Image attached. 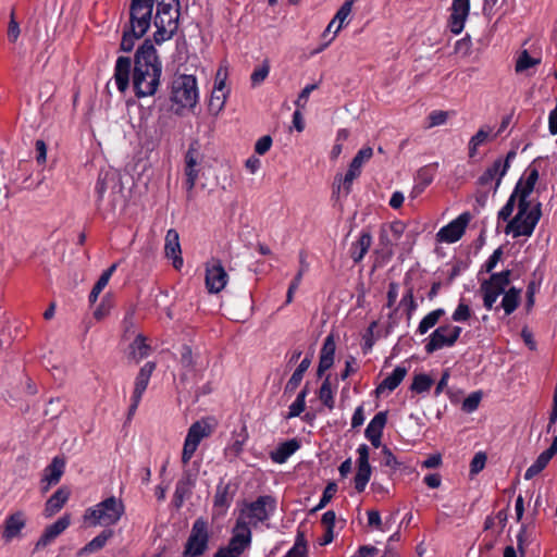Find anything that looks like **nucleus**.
Here are the masks:
<instances>
[{
	"instance_id": "obj_25",
	"label": "nucleus",
	"mask_w": 557,
	"mask_h": 557,
	"mask_svg": "<svg viewBox=\"0 0 557 557\" xmlns=\"http://www.w3.org/2000/svg\"><path fill=\"white\" fill-rule=\"evenodd\" d=\"M387 422V412H377L366 428L364 436L371 442L373 447L379 448L382 445L381 438L383 430Z\"/></svg>"
},
{
	"instance_id": "obj_22",
	"label": "nucleus",
	"mask_w": 557,
	"mask_h": 557,
	"mask_svg": "<svg viewBox=\"0 0 557 557\" xmlns=\"http://www.w3.org/2000/svg\"><path fill=\"white\" fill-rule=\"evenodd\" d=\"M539 180V171L536 169H531L528 173V176L525 180L520 178L515 188L520 194V214L518 215V219L522 218L524 215L528 200H530V196L533 193L534 186Z\"/></svg>"
},
{
	"instance_id": "obj_64",
	"label": "nucleus",
	"mask_w": 557,
	"mask_h": 557,
	"mask_svg": "<svg viewBox=\"0 0 557 557\" xmlns=\"http://www.w3.org/2000/svg\"><path fill=\"white\" fill-rule=\"evenodd\" d=\"M472 48V41L469 36H466L455 44V52L458 54H461L463 57H467L471 53Z\"/></svg>"
},
{
	"instance_id": "obj_48",
	"label": "nucleus",
	"mask_w": 557,
	"mask_h": 557,
	"mask_svg": "<svg viewBox=\"0 0 557 557\" xmlns=\"http://www.w3.org/2000/svg\"><path fill=\"white\" fill-rule=\"evenodd\" d=\"M228 485L220 483L216 486V492L213 499L214 507L227 508L231 505L232 497L230 496Z\"/></svg>"
},
{
	"instance_id": "obj_28",
	"label": "nucleus",
	"mask_w": 557,
	"mask_h": 557,
	"mask_svg": "<svg viewBox=\"0 0 557 557\" xmlns=\"http://www.w3.org/2000/svg\"><path fill=\"white\" fill-rule=\"evenodd\" d=\"M335 350V338L332 334H330L325 337L320 350L319 366L317 370L318 376H322L325 371L332 368L334 363Z\"/></svg>"
},
{
	"instance_id": "obj_2",
	"label": "nucleus",
	"mask_w": 557,
	"mask_h": 557,
	"mask_svg": "<svg viewBox=\"0 0 557 557\" xmlns=\"http://www.w3.org/2000/svg\"><path fill=\"white\" fill-rule=\"evenodd\" d=\"M520 194L513 189L506 203L497 212V220L507 222L504 233L512 238L531 237L542 218V203L537 200H528L524 215L519 220Z\"/></svg>"
},
{
	"instance_id": "obj_38",
	"label": "nucleus",
	"mask_w": 557,
	"mask_h": 557,
	"mask_svg": "<svg viewBox=\"0 0 557 557\" xmlns=\"http://www.w3.org/2000/svg\"><path fill=\"white\" fill-rule=\"evenodd\" d=\"M116 268H117V264L113 263L111 267H109L106 271L102 272V274L98 278V281L96 282V284L94 285V287L89 294L88 299H89L90 304H95L97 301L99 295L108 285L111 276L115 272Z\"/></svg>"
},
{
	"instance_id": "obj_50",
	"label": "nucleus",
	"mask_w": 557,
	"mask_h": 557,
	"mask_svg": "<svg viewBox=\"0 0 557 557\" xmlns=\"http://www.w3.org/2000/svg\"><path fill=\"white\" fill-rule=\"evenodd\" d=\"M488 137V131L480 128L469 140V156L472 158L476 154L478 148L483 145Z\"/></svg>"
},
{
	"instance_id": "obj_59",
	"label": "nucleus",
	"mask_w": 557,
	"mask_h": 557,
	"mask_svg": "<svg viewBox=\"0 0 557 557\" xmlns=\"http://www.w3.org/2000/svg\"><path fill=\"white\" fill-rule=\"evenodd\" d=\"M502 256H503V249H502V247H498L497 249H495L493 251V253L485 261L481 271H485L486 273H492V271L496 268L497 263L499 262Z\"/></svg>"
},
{
	"instance_id": "obj_1",
	"label": "nucleus",
	"mask_w": 557,
	"mask_h": 557,
	"mask_svg": "<svg viewBox=\"0 0 557 557\" xmlns=\"http://www.w3.org/2000/svg\"><path fill=\"white\" fill-rule=\"evenodd\" d=\"M162 63L150 39L137 49L132 75L135 95L138 98L153 96L160 85Z\"/></svg>"
},
{
	"instance_id": "obj_52",
	"label": "nucleus",
	"mask_w": 557,
	"mask_h": 557,
	"mask_svg": "<svg viewBox=\"0 0 557 557\" xmlns=\"http://www.w3.org/2000/svg\"><path fill=\"white\" fill-rule=\"evenodd\" d=\"M141 37L143 36H139L138 34H133L129 32V28L124 27L120 49L124 52L132 51L136 40L140 39Z\"/></svg>"
},
{
	"instance_id": "obj_16",
	"label": "nucleus",
	"mask_w": 557,
	"mask_h": 557,
	"mask_svg": "<svg viewBox=\"0 0 557 557\" xmlns=\"http://www.w3.org/2000/svg\"><path fill=\"white\" fill-rule=\"evenodd\" d=\"M471 215L469 212L461 213L458 218L449 222L447 225L440 228L437 232V240L441 243L453 244L461 238L465 234L466 227L470 222Z\"/></svg>"
},
{
	"instance_id": "obj_54",
	"label": "nucleus",
	"mask_w": 557,
	"mask_h": 557,
	"mask_svg": "<svg viewBox=\"0 0 557 557\" xmlns=\"http://www.w3.org/2000/svg\"><path fill=\"white\" fill-rule=\"evenodd\" d=\"M481 401V393L474 392L471 393L468 397H466L462 401V410L466 412H473L478 409Z\"/></svg>"
},
{
	"instance_id": "obj_3",
	"label": "nucleus",
	"mask_w": 557,
	"mask_h": 557,
	"mask_svg": "<svg viewBox=\"0 0 557 557\" xmlns=\"http://www.w3.org/2000/svg\"><path fill=\"white\" fill-rule=\"evenodd\" d=\"M520 194L513 189L506 203L497 212V220L507 222L504 233L512 238L531 237L542 218V203L537 200H528L524 215L519 220Z\"/></svg>"
},
{
	"instance_id": "obj_55",
	"label": "nucleus",
	"mask_w": 557,
	"mask_h": 557,
	"mask_svg": "<svg viewBox=\"0 0 557 557\" xmlns=\"http://www.w3.org/2000/svg\"><path fill=\"white\" fill-rule=\"evenodd\" d=\"M448 119V112L442 110L432 111L428 116V127H435L446 123Z\"/></svg>"
},
{
	"instance_id": "obj_29",
	"label": "nucleus",
	"mask_w": 557,
	"mask_h": 557,
	"mask_svg": "<svg viewBox=\"0 0 557 557\" xmlns=\"http://www.w3.org/2000/svg\"><path fill=\"white\" fill-rule=\"evenodd\" d=\"M156 369V363L148 361L139 370L134 384V391L131 400L140 401L141 397L147 389L152 372Z\"/></svg>"
},
{
	"instance_id": "obj_9",
	"label": "nucleus",
	"mask_w": 557,
	"mask_h": 557,
	"mask_svg": "<svg viewBox=\"0 0 557 557\" xmlns=\"http://www.w3.org/2000/svg\"><path fill=\"white\" fill-rule=\"evenodd\" d=\"M209 525L207 520L198 518L194 521L190 533L184 546V557H200L209 546Z\"/></svg>"
},
{
	"instance_id": "obj_44",
	"label": "nucleus",
	"mask_w": 557,
	"mask_h": 557,
	"mask_svg": "<svg viewBox=\"0 0 557 557\" xmlns=\"http://www.w3.org/2000/svg\"><path fill=\"white\" fill-rule=\"evenodd\" d=\"M307 395H308V388L307 387L302 388L298 393L296 399L292 403V405L288 408V413L286 416L287 419H292V418H296V417L300 416V413L306 408V397H307Z\"/></svg>"
},
{
	"instance_id": "obj_32",
	"label": "nucleus",
	"mask_w": 557,
	"mask_h": 557,
	"mask_svg": "<svg viewBox=\"0 0 557 557\" xmlns=\"http://www.w3.org/2000/svg\"><path fill=\"white\" fill-rule=\"evenodd\" d=\"M407 368L397 366L393 372L379 384L375 389L376 394H383L385 392L391 393L396 389L407 375Z\"/></svg>"
},
{
	"instance_id": "obj_5",
	"label": "nucleus",
	"mask_w": 557,
	"mask_h": 557,
	"mask_svg": "<svg viewBox=\"0 0 557 557\" xmlns=\"http://www.w3.org/2000/svg\"><path fill=\"white\" fill-rule=\"evenodd\" d=\"M125 512L122 499L110 496L102 502L87 508L83 515L84 522L88 525H102L109 528L115 525Z\"/></svg>"
},
{
	"instance_id": "obj_62",
	"label": "nucleus",
	"mask_w": 557,
	"mask_h": 557,
	"mask_svg": "<svg viewBox=\"0 0 557 557\" xmlns=\"http://www.w3.org/2000/svg\"><path fill=\"white\" fill-rule=\"evenodd\" d=\"M317 88H318L317 84H309V85L305 86L304 89L298 95V98L295 101L296 107L298 109L305 108V106H306V103H307V101L309 99L310 94L313 90H315Z\"/></svg>"
},
{
	"instance_id": "obj_27",
	"label": "nucleus",
	"mask_w": 557,
	"mask_h": 557,
	"mask_svg": "<svg viewBox=\"0 0 557 557\" xmlns=\"http://www.w3.org/2000/svg\"><path fill=\"white\" fill-rule=\"evenodd\" d=\"M502 171L500 158H498L480 175L478 178V185L482 187H492L494 193H496L502 184L503 177L505 176L502 175Z\"/></svg>"
},
{
	"instance_id": "obj_11",
	"label": "nucleus",
	"mask_w": 557,
	"mask_h": 557,
	"mask_svg": "<svg viewBox=\"0 0 557 557\" xmlns=\"http://www.w3.org/2000/svg\"><path fill=\"white\" fill-rule=\"evenodd\" d=\"M213 432L212 425L206 420L194 422L187 432L182 451V463L186 466L193 458L200 442Z\"/></svg>"
},
{
	"instance_id": "obj_35",
	"label": "nucleus",
	"mask_w": 557,
	"mask_h": 557,
	"mask_svg": "<svg viewBox=\"0 0 557 557\" xmlns=\"http://www.w3.org/2000/svg\"><path fill=\"white\" fill-rule=\"evenodd\" d=\"M354 2H355V0H345L344 1V3L341 5V8L336 12L335 16L333 17V20L327 25V27H326V29L324 32V36H326V34L332 30V28L335 25V23H338V25L336 26V28L334 30V35H336L342 29L345 21L347 20V17L351 13V9H352ZM334 37L335 36H333L329 40V42L332 41L334 39Z\"/></svg>"
},
{
	"instance_id": "obj_46",
	"label": "nucleus",
	"mask_w": 557,
	"mask_h": 557,
	"mask_svg": "<svg viewBox=\"0 0 557 557\" xmlns=\"http://www.w3.org/2000/svg\"><path fill=\"white\" fill-rule=\"evenodd\" d=\"M307 542L302 532H297L293 547L283 557H306Z\"/></svg>"
},
{
	"instance_id": "obj_47",
	"label": "nucleus",
	"mask_w": 557,
	"mask_h": 557,
	"mask_svg": "<svg viewBox=\"0 0 557 557\" xmlns=\"http://www.w3.org/2000/svg\"><path fill=\"white\" fill-rule=\"evenodd\" d=\"M433 385V380L430 375L421 373L414 375L410 389L417 394L426 393Z\"/></svg>"
},
{
	"instance_id": "obj_8",
	"label": "nucleus",
	"mask_w": 557,
	"mask_h": 557,
	"mask_svg": "<svg viewBox=\"0 0 557 557\" xmlns=\"http://www.w3.org/2000/svg\"><path fill=\"white\" fill-rule=\"evenodd\" d=\"M154 0H132L129 22L124 27L133 34L145 36L151 25Z\"/></svg>"
},
{
	"instance_id": "obj_18",
	"label": "nucleus",
	"mask_w": 557,
	"mask_h": 557,
	"mask_svg": "<svg viewBox=\"0 0 557 557\" xmlns=\"http://www.w3.org/2000/svg\"><path fill=\"white\" fill-rule=\"evenodd\" d=\"M71 524V516L63 515L55 522L48 525L38 541L35 544V549H41L49 546L51 543L55 541L58 536H60Z\"/></svg>"
},
{
	"instance_id": "obj_61",
	"label": "nucleus",
	"mask_w": 557,
	"mask_h": 557,
	"mask_svg": "<svg viewBox=\"0 0 557 557\" xmlns=\"http://www.w3.org/2000/svg\"><path fill=\"white\" fill-rule=\"evenodd\" d=\"M382 455H383V460H382L383 466L388 467L393 470L398 469V467L400 466V462H398L396 456L392 453V450L387 446H383Z\"/></svg>"
},
{
	"instance_id": "obj_45",
	"label": "nucleus",
	"mask_w": 557,
	"mask_h": 557,
	"mask_svg": "<svg viewBox=\"0 0 557 557\" xmlns=\"http://www.w3.org/2000/svg\"><path fill=\"white\" fill-rule=\"evenodd\" d=\"M540 63V58H532L529 54L528 50H522L519 57L517 58L515 71L517 73H522L532 66L539 65Z\"/></svg>"
},
{
	"instance_id": "obj_4",
	"label": "nucleus",
	"mask_w": 557,
	"mask_h": 557,
	"mask_svg": "<svg viewBox=\"0 0 557 557\" xmlns=\"http://www.w3.org/2000/svg\"><path fill=\"white\" fill-rule=\"evenodd\" d=\"M510 277L511 271L504 270L492 273L488 280L481 283L480 290L486 310L494 309V305L500 295H503V299L499 308L504 310L506 315H510L519 307L522 289L515 286L506 289L510 284ZM495 310H498V307H495Z\"/></svg>"
},
{
	"instance_id": "obj_33",
	"label": "nucleus",
	"mask_w": 557,
	"mask_h": 557,
	"mask_svg": "<svg viewBox=\"0 0 557 557\" xmlns=\"http://www.w3.org/2000/svg\"><path fill=\"white\" fill-rule=\"evenodd\" d=\"M299 442L295 438L288 440L280 444L273 451H271V460L275 463H284L287 459L299 449Z\"/></svg>"
},
{
	"instance_id": "obj_23",
	"label": "nucleus",
	"mask_w": 557,
	"mask_h": 557,
	"mask_svg": "<svg viewBox=\"0 0 557 557\" xmlns=\"http://www.w3.org/2000/svg\"><path fill=\"white\" fill-rule=\"evenodd\" d=\"M200 158L198 150L194 147V145H190L188 148L186 154H185V175H186V190L190 193L198 180L199 176V165Z\"/></svg>"
},
{
	"instance_id": "obj_30",
	"label": "nucleus",
	"mask_w": 557,
	"mask_h": 557,
	"mask_svg": "<svg viewBox=\"0 0 557 557\" xmlns=\"http://www.w3.org/2000/svg\"><path fill=\"white\" fill-rule=\"evenodd\" d=\"M71 495V492L67 487L62 486L58 488L46 502L44 516L46 518H51L55 513H58L66 504Z\"/></svg>"
},
{
	"instance_id": "obj_31",
	"label": "nucleus",
	"mask_w": 557,
	"mask_h": 557,
	"mask_svg": "<svg viewBox=\"0 0 557 557\" xmlns=\"http://www.w3.org/2000/svg\"><path fill=\"white\" fill-rule=\"evenodd\" d=\"M132 61L129 57H119L114 67V79L117 89L124 92L129 84Z\"/></svg>"
},
{
	"instance_id": "obj_57",
	"label": "nucleus",
	"mask_w": 557,
	"mask_h": 557,
	"mask_svg": "<svg viewBox=\"0 0 557 557\" xmlns=\"http://www.w3.org/2000/svg\"><path fill=\"white\" fill-rule=\"evenodd\" d=\"M21 34L20 24L15 20L14 11L10 14V21L8 25V39L10 42H16Z\"/></svg>"
},
{
	"instance_id": "obj_58",
	"label": "nucleus",
	"mask_w": 557,
	"mask_h": 557,
	"mask_svg": "<svg viewBox=\"0 0 557 557\" xmlns=\"http://www.w3.org/2000/svg\"><path fill=\"white\" fill-rule=\"evenodd\" d=\"M270 66L268 62H264L260 67H257L251 73L250 79L252 85L261 84L269 75Z\"/></svg>"
},
{
	"instance_id": "obj_26",
	"label": "nucleus",
	"mask_w": 557,
	"mask_h": 557,
	"mask_svg": "<svg viewBox=\"0 0 557 557\" xmlns=\"http://www.w3.org/2000/svg\"><path fill=\"white\" fill-rule=\"evenodd\" d=\"M556 453H557V436H555L553 438L550 446L546 450L541 453L537 456L536 460L527 469V471L524 473V479L531 480L535 475L541 473L546 468V466L548 465L550 459L556 455Z\"/></svg>"
},
{
	"instance_id": "obj_56",
	"label": "nucleus",
	"mask_w": 557,
	"mask_h": 557,
	"mask_svg": "<svg viewBox=\"0 0 557 557\" xmlns=\"http://www.w3.org/2000/svg\"><path fill=\"white\" fill-rule=\"evenodd\" d=\"M181 363L185 369L195 370L196 360L193 356V350L189 346H183L181 350Z\"/></svg>"
},
{
	"instance_id": "obj_53",
	"label": "nucleus",
	"mask_w": 557,
	"mask_h": 557,
	"mask_svg": "<svg viewBox=\"0 0 557 557\" xmlns=\"http://www.w3.org/2000/svg\"><path fill=\"white\" fill-rule=\"evenodd\" d=\"M399 306L406 310L407 317H408V319H410L418 307V305L414 300V297H413L412 288H409L406 292V294L400 299Z\"/></svg>"
},
{
	"instance_id": "obj_49",
	"label": "nucleus",
	"mask_w": 557,
	"mask_h": 557,
	"mask_svg": "<svg viewBox=\"0 0 557 557\" xmlns=\"http://www.w3.org/2000/svg\"><path fill=\"white\" fill-rule=\"evenodd\" d=\"M154 26L157 29L153 34V40L158 45L171 39L177 30V28L166 26L165 24H162V23L154 24Z\"/></svg>"
},
{
	"instance_id": "obj_14",
	"label": "nucleus",
	"mask_w": 557,
	"mask_h": 557,
	"mask_svg": "<svg viewBox=\"0 0 557 557\" xmlns=\"http://www.w3.org/2000/svg\"><path fill=\"white\" fill-rule=\"evenodd\" d=\"M111 191L112 196V208L115 207L117 198L122 196V184L117 174L113 171H101L98 175L95 193L97 195V202L100 203L104 197L107 190Z\"/></svg>"
},
{
	"instance_id": "obj_13",
	"label": "nucleus",
	"mask_w": 557,
	"mask_h": 557,
	"mask_svg": "<svg viewBox=\"0 0 557 557\" xmlns=\"http://www.w3.org/2000/svg\"><path fill=\"white\" fill-rule=\"evenodd\" d=\"M372 156L373 149L371 147L361 148L351 160L345 176L335 177V182L338 183L337 189L343 190L346 196L349 195L354 181L360 176L363 164L369 161Z\"/></svg>"
},
{
	"instance_id": "obj_60",
	"label": "nucleus",
	"mask_w": 557,
	"mask_h": 557,
	"mask_svg": "<svg viewBox=\"0 0 557 557\" xmlns=\"http://www.w3.org/2000/svg\"><path fill=\"white\" fill-rule=\"evenodd\" d=\"M485 463L486 455L482 451L476 453L470 463V473L478 474L484 469Z\"/></svg>"
},
{
	"instance_id": "obj_21",
	"label": "nucleus",
	"mask_w": 557,
	"mask_h": 557,
	"mask_svg": "<svg viewBox=\"0 0 557 557\" xmlns=\"http://www.w3.org/2000/svg\"><path fill=\"white\" fill-rule=\"evenodd\" d=\"M164 253L168 259L172 261L175 270H181L184 260L182 257V249L180 243V235L176 230L170 228L164 238Z\"/></svg>"
},
{
	"instance_id": "obj_63",
	"label": "nucleus",
	"mask_w": 557,
	"mask_h": 557,
	"mask_svg": "<svg viewBox=\"0 0 557 557\" xmlns=\"http://www.w3.org/2000/svg\"><path fill=\"white\" fill-rule=\"evenodd\" d=\"M111 308H112V302L109 299V297H107V296L103 297L100 305L94 311L95 319L102 320L110 313Z\"/></svg>"
},
{
	"instance_id": "obj_41",
	"label": "nucleus",
	"mask_w": 557,
	"mask_h": 557,
	"mask_svg": "<svg viewBox=\"0 0 557 557\" xmlns=\"http://www.w3.org/2000/svg\"><path fill=\"white\" fill-rule=\"evenodd\" d=\"M150 352V346L146 343V337L138 334L131 344V354L137 360L146 358Z\"/></svg>"
},
{
	"instance_id": "obj_40",
	"label": "nucleus",
	"mask_w": 557,
	"mask_h": 557,
	"mask_svg": "<svg viewBox=\"0 0 557 557\" xmlns=\"http://www.w3.org/2000/svg\"><path fill=\"white\" fill-rule=\"evenodd\" d=\"M113 536V531L111 529L106 528L103 531H101L97 536H95L89 543H87L83 552L84 553H94L97 550H100L109 539Z\"/></svg>"
},
{
	"instance_id": "obj_19",
	"label": "nucleus",
	"mask_w": 557,
	"mask_h": 557,
	"mask_svg": "<svg viewBox=\"0 0 557 557\" xmlns=\"http://www.w3.org/2000/svg\"><path fill=\"white\" fill-rule=\"evenodd\" d=\"M450 10L448 26L453 34L458 35L462 32L469 15L470 0H453Z\"/></svg>"
},
{
	"instance_id": "obj_34",
	"label": "nucleus",
	"mask_w": 557,
	"mask_h": 557,
	"mask_svg": "<svg viewBox=\"0 0 557 557\" xmlns=\"http://www.w3.org/2000/svg\"><path fill=\"white\" fill-rule=\"evenodd\" d=\"M372 244V236L369 232H362L359 239L351 244L350 257L355 263L360 262L367 255Z\"/></svg>"
},
{
	"instance_id": "obj_42",
	"label": "nucleus",
	"mask_w": 557,
	"mask_h": 557,
	"mask_svg": "<svg viewBox=\"0 0 557 557\" xmlns=\"http://www.w3.org/2000/svg\"><path fill=\"white\" fill-rule=\"evenodd\" d=\"M319 399L322 401V404L327 407L330 410H332L335 406L334 401V392L332 389L330 375H327L324 381L322 382L320 389H319Z\"/></svg>"
},
{
	"instance_id": "obj_24",
	"label": "nucleus",
	"mask_w": 557,
	"mask_h": 557,
	"mask_svg": "<svg viewBox=\"0 0 557 557\" xmlns=\"http://www.w3.org/2000/svg\"><path fill=\"white\" fill-rule=\"evenodd\" d=\"M65 461L60 457H54L50 465H48L44 470V475L41 479V490L44 493L48 492L52 485H55L61 480V476L64 473Z\"/></svg>"
},
{
	"instance_id": "obj_15",
	"label": "nucleus",
	"mask_w": 557,
	"mask_h": 557,
	"mask_svg": "<svg viewBox=\"0 0 557 557\" xmlns=\"http://www.w3.org/2000/svg\"><path fill=\"white\" fill-rule=\"evenodd\" d=\"M206 288L210 294H218L224 289L228 274L219 259L206 263Z\"/></svg>"
},
{
	"instance_id": "obj_7",
	"label": "nucleus",
	"mask_w": 557,
	"mask_h": 557,
	"mask_svg": "<svg viewBox=\"0 0 557 557\" xmlns=\"http://www.w3.org/2000/svg\"><path fill=\"white\" fill-rule=\"evenodd\" d=\"M171 101L183 109H193L198 102L196 77L180 75L172 83Z\"/></svg>"
},
{
	"instance_id": "obj_17",
	"label": "nucleus",
	"mask_w": 557,
	"mask_h": 557,
	"mask_svg": "<svg viewBox=\"0 0 557 557\" xmlns=\"http://www.w3.org/2000/svg\"><path fill=\"white\" fill-rule=\"evenodd\" d=\"M358 459H357V473L355 475V488L358 493H361L366 490L367 484L371 478V466L369 462L370 458V449L367 444H360L357 448Z\"/></svg>"
},
{
	"instance_id": "obj_12",
	"label": "nucleus",
	"mask_w": 557,
	"mask_h": 557,
	"mask_svg": "<svg viewBox=\"0 0 557 557\" xmlns=\"http://www.w3.org/2000/svg\"><path fill=\"white\" fill-rule=\"evenodd\" d=\"M251 529H245L235 523L227 545L220 547L213 557H240L251 545Z\"/></svg>"
},
{
	"instance_id": "obj_37",
	"label": "nucleus",
	"mask_w": 557,
	"mask_h": 557,
	"mask_svg": "<svg viewBox=\"0 0 557 557\" xmlns=\"http://www.w3.org/2000/svg\"><path fill=\"white\" fill-rule=\"evenodd\" d=\"M434 180V172L429 166L421 168L416 175L414 185L411 191L412 197H417L422 194L425 188L432 184Z\"/></svg>"
},
{
	"instance_id": "obj_20",
	"label": "nucleus",
	"mask_w": 557,
	"mask_h": 557,
	"mask_svg": "<svg viewBox=\"0 0 557 557\" xmlns=\"http://www.w3.org/2000/svg\"><path fill=\"white\" fill-rule=\"evenodd\" d=\"M26 525V516L23 511H15L9 515L2 524V539L10 543L14 539L22 536V531Z\"/></svg>"
},
{
	"instance_id": "obj_10",
	"label": "nucleus",
	"mask_w": 557,
	"mask_h": 557,
	"mask_svg": "<svg viewBox=\"0 0 557 557\" xmlns=\"http://www.w3.org/2000/svg\"><path fill=\"white\" fill-rule=\"evenodd\" d=\"M462 329L458 325L442 324L436 327L425 339L424 350L433 354L446 347H453L459 339Z\"/></svg>"
},
{
	"instance_id": "obj_36",
	"label": "nucleus",
	"mask_w": 557,
	"mask_h": 557,
	"mask_svg": "<svg viewBox=\"0 0 557 557\" xmlns=\"http://www.w3.org/2000/svg\"><path fill=\"white\" fill-rule=\"evenodd\" d=\"M310 364H311V359L309 357H305L300 361V363L298 364L296 370L293 372L292 376L289 377V380L287 381V383L284 387L285 394H293L297 389V387L300 385V383L304 379L306 371L309 369Z\"/></svg>"
},
{
	"instance_id": "obj_6",
	"label": "nucleus",
	"mask_w": 557,
	"mask_h": 557,
	"mask_svg": "<svg viewBox=\"0 0 557 557\" xmlns=\"http://www.w3.org/2000/svg\"><path fill=\"white\" fill-rule=\"evenodd\" d=\"M275 510L276 499L271 495H262L242 508L236 523L245 529L256 528L268 521Z\"/></svg>"
},
{
	"instance_id": "obj_51",
	"label": "nucleus",
	"mask_w": 557,
	"mask_h": 557,
	"mask_svg": "<svg viewBox=\"0 0 557 557\" xmlns=\"http://www.w3.org/2000/svg\"><path fill=\"white\" fill-rule=\"evenodd\" d=\"M471 308L461 299L451 314V320L457 323L467 322L471 318Z\"/></svg>"
},
{
	"instance_id": "obj_39",
	"label": "nucleus",
	"mask_w": 557,
	"mask_h": 557,
	"mask_svg": "<svg viewBox=\"0 0 557 557\" xmlns=\"http://www.w3.org/2000/svg\"><path fill=\"white\" fill-rule=\"evenodd\" d=\"M446 313L445 309L437 308L432 310L426 315L422 318L417 327V333L420 335L426 334L432 327H434L440 319Z\"/></svg>"
},
{
	"instance_id": "obj_43",
	"label": "nucleus",
	"mask_w": 557,
	"mask_h": 557,
	"mask_svg": "<svg viewBox=\"0 0 557 557\" xmlns=\"http://www.w3.org/2000/svg\"><path fill=\"white\" fill-rule=\"evenodd\" d=\"M226 98H227V92H221L220 89L212 90L211 97H210V100L208 103V109H209L210 113L216 116L224 109Z\"/></svg>"
}]
</instances>
